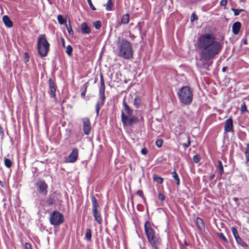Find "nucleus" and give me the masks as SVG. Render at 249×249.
<instances>
[{"mask_svg":"<svg viewBox=\"0 0 249 249\" xmlns=\"http://www.w3.org/2000/svg\"><path fill=\"white\" fill-rule=\"evenodd\" d=\"M231 231H232L233 235H236L238 233V231H237L236 229L234 227H232L231 228Z\"/></svg>","mask_w":249,"mask_h":249,"instance_id":"nucleus-49","label":"nucleus"},{"mask_svg":"<svg viewBox=\"0 0 249 249\" xmlns=\"http://www.w3.org/2000/svg\"><path fill=\"white\" fill-rule=\"evenodd\" d=\"M61 40L62 45L63 46V47L65 48V40H64V39L63 37H62L61 38Z\"/></svg>","mask_w":249,"mask_h":249,"instance_id":"nucleus-54","label":"nucleus"},{"mask_svg":"<svg viewBox=\"0 0 249 249\" xmlns=\"http://www.w3.org/2000/svg\"><path fill=\"white\" fill-rule=\"evenodd\" d=\"M63 214L57 211H54L50 215V222L52 225H59L63 223Z\"/></svg>","mask_w":249,"mask_h":249,"instance_id":"nucleus-8","label":"nucleus"},{"mask_svg":"<svg viewBox=\"0 0 249 249\" xmlns=\"http://www.w3.org/2000/svg\"><path fill=\"white\" fill-rule=\"evenodd\" d=\"M162 143L163 141L160 139L157 140L155 142V144L158 147H160L162 146Z\"/></svg>","mask_w":249,"mask_h":249,"instance_id":"nucleus-41","label":"nucleus"},{"mask_svg":"<svg viewBox=\"0 0 249 249\" xmlns=\"http://www.w3.org/2000/svg\"><path fill=\"white\" fill-rule=\"evenodd\" d=\"M0 185L2 187H3V184L2 182L0 180Z\"/></svg>","mask_w":249,"mask_h":249,"instance_id":"nucleus-62","label":"nucleus"},{"mask_svg":"<svg viewBox=\"0 0 249 249\" xmlns=\"http://www.w3.org/2000/svg\"><path fill=\"white\" fill-rule=\"evenodd\" d=\"M59 197L60 194L56 192H53V193H51L48 196L45 201V206L48 207H51L55 203Z\"/></svg>","mask_w":249,"mask_h":249,"instance_id":"nucleus-9","label":"nucleus"},{"mask_svg":"<svg viewBox=\"0 0 249 249\" xmlns=\"http://www.w3.org/2000/svg\"><path fill=\"white\" fill-rule=\"evenodd\" d=\"M153 179L156 182L161 184L163 182V179L161 177L157 175H154L153 176Z\"/></svg>","mask_w":249,"mask_h":249,"instance_id":"nucleus-22","label":"nucleus"},{"mask_svg":"<svg viewBox=\"0 0 249 249\" xmlns=\"http://www.w3.org/2000/svg\"><path fill=\"white\" fill-rule=\"evenodd\" d=\"M36 186L40 194L46 195L48 193V185L44 180H39L36 183Z\"/></svg>","mask_w":249,"mask_h":249,"instance_id":"nucleus-10","label":"nucleus"},{"mask_svg":"<svg viewBox=\"0 0 249 249\" xmlns=\"http://www.w3.org/2000/svg\"><path fill=\"white\" fill-rule=\"evenodd\" d=\"M236 241H237V239L238 238L240 239L241 237L239 236L238 233H237L236 235H233Z\"/></svg>","mask_w":249,"mask_h":249,"instance_id":"nucleus-56","label":"nucleus"},{"mask_svg":"<svg viewBox=\"0 0 249 249\" xmlns=\"http://www.w3.org/2000/svg\"><path fill=\"white\" fill-rule=\"evenodd\" d=\"M99 91H105V83H104V79H103V76L102 74H101V76H100V87Z\"/></svg>","mask_w":249,"mask_h":249,"instance_id":"nucleus-27","label":"nucleus"},{"mask_svg":"<svg viewBox=\"0 0 249 249\" xmlns=\"http://www.w3.org/2000/svg\"><path fill=\"white\" fill-rule=\"evenodd\" d=\"M137 114L138 115V117L133 116L132 115L127 116L124 112H122L121 117L124 124H126L127 123L132 124L140 123L143 119L142 112L140 111H138Z\"/></svg>","mask_w":249,"mask_h":249,"instance_id":"nucleus-6","label":"nucleus"},{"mask_svg":"<svg viewBox=\"0 0 249 249\" xmlns=\"http://www.w3.org/2000/svg\"><path fill=\"white\" fill-rule=\"evenodd\" d=\"M227 3V0H221L220 2V4L221 6H226Z\"/></svg>","mask_w":249,"mask_h":249,"instance_id":"nucleus-51","label":"nucleus"},{"mask_svg":"<svg viewBox=\"0 0 249 249\" xmlns=\"http://www.w3.org/2000/svg\"><path fill=\"white\" fill-rule=\"evenodd\" d=\"M136 193H137V194L138 195H139V196H140L141 197H142L143 199H144V197H143V193H142V192L141 190L137 191Z\"/></svg>","mask_w":249,"mask_h":249,"instance_id":"nucleus-53","label":"nucleus"},{"mask_svg":"<svg viewBox=\"0 0 249 249\" xmlns=\"http://www.w3.org/2000/svg\"><path fill=\"white\" fill-rule=\"evenodd\" d=\"M217 168L219 169L220 172V175H222L224 173L223 166L222 165V162L221 160H218L217 161Z\"/></svg>","mask_w":249,"mask_h":249,"instance_id":"nucleus-26","label":"nucleus"},{"mask_svg":"<svg viewBox=\"0 0 249 249\" xmlns=\"http://www.w3.org/2000/svg\"><path fill=\"white\" fill-rule=\"evenodd\" d=\"M129 15L128 14H126L123 16L121 19V22L124 24H127L129 21Z\"/></svg>","mask_w":249,"mask_h":249,"instance_id":"nucleus-20","label":"nucleus"},{"mask_svg":"<svg viewBox=\"0 0 249 249\" xmlns=\"http://www.w3.org/2000/svg\"><path fill=\"white\" fill-rule=\"evenodd\" d=\"M214 175H211V176H210V179H213V178H214Z\"/></svg>","mask_w":249,"mask_h":249,"instance_id":"nucleus-60","label":"nucleus"},{"mask_svg":"<svg viewBox=\"0 0 249 249\" xmlns=\"http://www.w3.org/2000/svg\"><path fill=\"white\" fill-rule=\"evenodd\" d=\"M199 50V60L204 67L208 68L213 64L212 59L217 55L222 49V44L217 40L211 33H205L200 36L197 40Z\"/></svg>","mask_w":249,"mask_h":249,"instance_id":"nucleus-1","label":"nucleus"},{"mask_svg":"<svg viewBox=\"0 0 249 249\" xmlns=\"http://www.w3.org/2000/svg\"><path fill=\"white\" fill-rule=\"evenodd\" d=\"M236 242L239 246H240L243 248H247L248 247L247 244L242 240L241 238L237 239Z\"/></svg>","mask_w":249,"mask_h":249,"instance_id":"nucleus-25","label":"nucleus"},{"mask_svg":"<svg viewBox=\"0 0 249 249\" xmlns=\"http://www.w3.org/2000/svg\"><path fill=\"white\" fill-rule=\"evenodd\" d=\"M5 166L7 168H10L12 166V162L9 159L5 158L4 159Z\"/></svg>","mask_w":249,"mask_h":249,"instance_id":"nucleus-32","label":"nucleus"},{"mask_svg":"<svg viewBox=\"0 0 249 249\" xmlns=\"http://www.w3.org/2000/svg\"><path fill=\"white\" fill-rule=\"evenodd\" d=\"M165 196L164 194H162L161 193H160L158 195V198L160 200L163 201L165 199Z\"/></svg>","mask_w":249,"mask_h":249,"instance_id":"nucleus-43","label":"nucleus"},{"mask_svg":"<svg viewBox=\"0 0 249 249\" xmlns=\"http://www.w3.org/2000/svg\"><path fill=\"white\" fill-rule=\"evenodd\" d=\"M81 30L84 34H89L91 32V28L86 22H83L81 25Z\"/></svg>","mask_w":249,"mask_h":249,"instance_id":"nucleus-15","label":"nucleus"},{"mask_svg":"<svg viewBox=\"0 0 249 249\" xmlns=\"http://www.w3.org/2000/svg\"><path fill=\"white\" fill-rule=\"evenodd\" d=\"M87 1L88 2L90 8L93 10H95L96 9L95 8V7L93 6V5L92 4L91 0H87Z\"/></svg>","mask_w":249,"mask_h":249,"instance_id":"nucleus-46","label":"nucleus"},{"mask_svg":"<svg viewBox=\"0 0 249 249\" xmlns=\"http://www.w3.org/2000/svg\"><path fill=\"white\" fill-rule=\"evenodd\" d=\"M92 213L94 219L99 224L102 223V217L101 214L100 209L97 201L94 196H91Z\"/></svg>","mask_w":249,"mask_h":249,"instance_id":"nucleus-7","label":"nucleus"},{"mask_svg":"<svg viewBox=\"0 0 249 249\" xmlns=\"http://www.w3.org/2000/svg\"><path fill=\"white\" fill-rule=\"evenodd\" d=\"M240 110L242 113H243L244 112L247 111V107L245 102H243L241 104Z\"/></svg>","mask_w":249,"mask_h":249,"instance_id":"nucleus-37","label":"nucleus"},{"mask_svg":"<svg viewBox=\"0 0 249 249\" xmlns=\"http://www.w3.org/2000/svg\"><path fill=\"white\" fill-rule=\"evenodd\" d=\"M3 128L1 127V125H0V133H3Z\"/></svg>","mask_w":249,"mask_h":249,"instance_id":"nucleus-57","label":"nucleus"},{"mask_svg":"<svg viewBox=\"0 0 249 249\" xmlns=\"http://www.w3.org/2000/svg\"><path fill=\"white\" fill-rule=\"evenodd\" d=\"M184 244H185V246H188V244L186 241H185V242H184Z\"/></svg>","mask_w":249,"mask_h":249,"instance_id":"nucleus-63","label":"nucleus"},{"mask_svg":"<svg viewBox=\"0 0 249 249\" xmlns=\"http://www.w3.org/2000/svg\"><path fill=\"white\" fill-rule=\"evenodd\" d=\"M172 177L174 178V179L176 181L177 185H179V183H180V180H179V177L178 176V175L177 174L176 171H173L172 173Z\"/></svg>","mask_w":249,"mask_h":249,"instance_id":"nucleus-23","label":"nucleus"},{"mask_svg":"<svg viewBox=\"0 0 249 249\" xmlns=\"http://www.w3.org/2000/svg\"><path fill=\"white\" fill-rule=\"evenodd\" d=\"M242 41L245 44H247V41L246 39H243Z\"/></svg>","mask_w":249,"mask_h":249,"instance_id":"nucleus-58","label":"nucleus"},{"mask_svg":"<svg viewBox=\"0 0 249 249\" xmlns=\"http://www.w3.org/2000/svg\"><path fill=\"white\" fill-rule=\"evenodd\" d=\"M83 130L85 134L89 135L91 130V125H83Z\"/></svg>","mask_w":249,"mask_h":249,"instance_id":"nucleus-29","label":"nucleus"},{"mask_svg":"<svg viewBox=\"0 0 249 249\" xmlns=\"http://www.w3.org/2000/svg\"><path fill=\"white\" fill-rule=\"evenodd\" d=\"M241 27V24L240 22H234L232 26V31L234 35H237Z\"/></svg>","mask_w":249,"mask_h":249,"instance_id":"nucleus-16","label":"nucleus"},{"mask_svg":"<svg viewBox=\"0 0 249 249\" xmlns=\"http://www.w3.org/2000/svg\"><path fill=\"white\" fill-rule=\"evenodd\" d=\"M87 84H85L84 85V89L81 94V96L83 98H85V97L86 93L87 92Z\"/></svg>","mask_w":249,"mask_h":249,"instance_id":"nucleus-40","label":"nucleus"},{"mask_svg":"<svg viewBox=\"0 0 249 249\" xmlns=\"http://www.w3.org/2000/svg\"><path fill=\"white\" fill-rule=\"evenodd\" d=\"M184 137L187 139V143H182V146H183L184 149L185 150H186L187 149V148H188L190 146L191 142H190V137L187 134H185L184 135Z\"/></svg>","mask_w":249,"mask_h":249,"instance_id":"nucleus-21","label":"nucleus"},{"mask_svg":"<svg viewBox=\"0 0 249 249\" xmlns=\"http://www.w3.org/2000/svg\"><path fill=\"white\" fill-rule=\"evenodd\" d=\"M177 95L179 102L183 105H189L192 102L193 97V91L189 87H182L178 91Z\"/></svg>","mask_w":249,"mask_h":249,"instance_id":"nucleus-4","label":"nucleus"},{"mask_svg":"<svg viewBox=\"0 0 249 249\" xmlns=\"http://www.w3.org/2000/svg\"><path fill=\"white\" fill-rule=\"evenodd\" d=\"M218 236L219 238H220L221 239L223 240L225 242H228V240L227 238L224 236V234L222 232H220L218 233Z\"/></svg>","mask_w":249,"mask_h":249,"instance_id":"nucleus-38","label":"nucleus"},{"mask_svg":"<svg viewBox=\"0 0 249 249\" xmlns=\"http://www.w3.org/2000/svg\"><path fill=\"white\" fill-rule=\"evenodd\" d=\"M25 249H32V247L30 244L28 243H26L25 245Z\"/></svg>","mask_w":249,"mask_h":249,"instance_id":"nucleus-52","label":"nucleus"},{"mask_svg":"<svg viewBox=\"0 0 249 249\" xmlns=\"http://www.w3.org/2000/svg\"><path fill=\"white\" fill-rule=\"evenodd\" d=\"M86 238L88 240H90L91 238V232L89 229H86Z\"/></svg>","mask_w":249,"mask_h":249,"instance_id":"nucleus-33","label":"nucleus"},{"mask_svg":"<svg viewBox=\"0 0 249 249\" xmlns=\"http://www.w3.org/2000/svg\"><path fill=\"white\" fill-rule=\"evenodd\" d=\"M173 132L177 137L179 136L180 135L185 134L184 129L183 128L182 125H176L173 129Z\"/></svg>","mask_w":249,"mask_h":249,"instance_id":"nucleus-14","label":"nucleus"},{"mask_svg":"<svg viewBox=\"0 0 249 249\" xmlns=\"http://www.w3.org/2000/svg\"><path fill=\"white\" fill-rule=\"evenodd\" d=\"M225 124H232V120L231 118L228 119L226 121Z\"/></svg>","mask_w":249,"mask_h":249,"instance_id":"nucleus-47","label":"nucleus"},{"mask_svg":"<svg viewBox=\"0 0 249 249\" xmlns=\"http://www.w3.org/2000/svg\"><path fill=\"white\" fill-rule=\"evenodd\" d=\"M93 26L96 28V29H99L101 27V22L100 21L98 20L95 22H94L93 23Z\"/></svg>","mask_w":249,"mask_h":249,"instance_id":"nucleus-35","label":"nucleus"},{"mask_svg":"<svg viewBox=\"0 0 249 249\" xmlns=\"http://www.w3.org/2000/svg\"><path fill=\"white\" fill-rule=\"evenodd\" d=\"M105 91H99V99L100 101H98L96 105V111L97 114L100 109V106L103 105L105 102Z\"/></svg>","mask_w":249,"mask_h":249,"instance_id":"nucleus-12","label":"nucleus"},{"mask_svg":"<svg viewBox=\"0 0 249 249\" xmlns=\"http://www.w3.org/2000/svg\"><path fill=\"white\" fill-rule=\"evenodd\" d=\"M57 20L59 23L61 25H62L65 23V19H64L63 16L61 15H58Z\"/></svg>","mask_w":249,"mask_h":249,"instance_id":"nucleus-34","label":"nucleus"},{"mask_svg":"<svg viewBox=\"0 0 249 249\" xmlns=\"http://www.w3.org/2000/svg\"><path fill=\"white\" fill-rule=\"evenodd\" d=\"M37 49L39 54L41 57H45L47 55L50 50V44L47 41L45 34L39 35L37 39Z\"/></svg>","mask_w":249,"mask_h":249,"instance_id":"nucleus-5","label":"nucleus"},{"mask_svg":"<svg viewBox=\"0 0 249 249\" xmlns=\"http://www.w3.org/2000/svg\"><path fill=\"white\" fill-rule=\"evenodd\" d=\"M124 110L127 116H131L133 114V110L129 107V106L125 102L124 99L123 102Z\"/></svg>","mask_w":249,"mask_h":249,"instance_id":"nucleus-17","label":"nucleus"},{"mask_svg":"<svg viewBox=\"0 0 249 249\" xmlns=\"http://www.w3.org/2000/svg\"><path fill=\"white\" fill-rule=\"evenodd\" d=\"M231 10L234 12V15L235 16L239 15L240 12L244 11L243 9H237L233 8H231Z\"/></svg>","mask_w":249,"mask_h":249,"instance_id":"nucleus-36","label":"nucleus"},{"mask_svg":"<svg viewBox=\"0 0 249 249\" xmlns=\"http://www.w3.org/2000/svg\"><path fill=\"white\" fill-rule=\"evenodd\" d=\"M2 21L6 27L8 28H11L12 27L13 22L7 16L5 15L3 16Z\"/></svg>","mask_w":249,"mask_h":249,"instance_id":"nucleus-18","label":"nucleus"},{"mask_svg":"<svg viewBox=\"0 0 249 249\" xmlns=\"http://www.w3.org/2000/svg\"><path fill=\"white\" fill-rule=\"evenodd\" d=\"M193 159L194 162L196 163L199 162L200 160V156L198 155H194Z\"/></svg>","mask_w":249,"mask_h":249,"instance_id":"nucleus-42","label":"nucleus"},{"mask_svg":"<svg viewBox=\"0 0 249 249\" xmlns=\"http://www.w3.org/2000/svg\"><path fill=\"white\" fill-rule=\"evenodd\" d=\"M83 124H89V120L87 118H83Z\"/></svg>","mask_w":249,"mask_h":249,"instance_id":"nucleus-45","label":"nucleus"},{"mask_svg":"<svg viewBox=\"0 0 249 249\" xmlns=\"http://www.w3.org/2000/svg\"><path fill=\"white\" fill-rule=\"evenodd\" d=\"M197 18V16L194 14L193 13L190 17V19L191 21H193L194 20L196 19Z\"/></svg>","mask_w":249,"mask_h":249,"instance_id":"nucleus-48","label":"nucleus"},{"mask_svg":"<svg viewBox=\"0 0 249 249\" xmlns=\"http://www.w3.org/2000/svg\"><path fill=\"white\" fill-rule=\"evenodd\" d=\"M134 106L137 108H139L142 104V100L139 96H136L134 100Z\"/></svg>","mask_w":249,"mask_h":249,"instance_id":"nucleus-19","label":"nucleus"},{"mask_svg":"<svg viewBox=\"0 0 249 249\" xmlns=\"http://www.w3.org/2000/svg\"><path fill=\"white\" fill-rule=\"evenodd\" d=\"M113 6V2L111 0H108L106 4V9L107 11H111Z\"/></svg>","mask_w":249,"mask_h":249,"instance_id":"nucleus-28","label":"nucleus"},{"mask_svg":"<svg viewBox=\"0 0 249 249\" xmlns=\"http://www.w3.org/2000/svg\"><path fill=\"white\" fill-rule=\"evenodd\" d=\"M78 156V150L77 148L72 149L71 153L68 157L66 159L65 161L67 163H73L77 159Z\"/></svg>","mask_w":249,"mask_h":249,"instance_id":"nucleus-11","label":"nucleus"},{"mask_svg":"<svg viewBox=\"0 0 249 249\" xmlns=\"http://www.w3.org/2000/svg\"><path fill=\"white\" fill-rule=\"evenodd\" d=\"M147 152H148L147 149L146 148H143L141 150V153L142 155H146V154H147Z\"/></svg>","mask_w":249,"mask_h":249,"instance_id":"nucleus-50","label":"nucleus"},{"mask_svg":"<svg viewBox=\"0 0 249 249\" xmlns=\"http://www.w3.org/2000/svg\"><path fill=\"white\" fill-rule=\"evenodd\" d=\"M144 231L152 249H158L160 244V239L156 234L155 231L151 228L150 223L148 221L144 223Z\"/></svg>","mask_w":249,"mask_h":249,"instance_id":"nucleus-3","label":"nucleus"},{"mask_svg":"<svg viewBox=\"0 0 249 249\" xmlns=\"http://www.w3.org/2000/svg\"><path fill=\"white\" fill-rule=\"evenodd\" d=\"M245 155L246 158L249 159V143L247 144L246 150L245 151Z\"/></svg>","mask_w":249,"mask_h":249,"instance_id":"nucleus-39","label":"nucleus"},{"mask_svg":"<svg viewBox=\"0 0 249 249\" xmlns=\"http://www.w3.org/2000/svg\"><path fill=\"white\" fill-rule=\"evenodd\" d=\"M196 222L199 228H202L204 227L203 221L201 218L197 217Z\"/></svg>","mask_w":249,"mask_h":249,"instance_id":"nucleus-24","label":"nucleus"},{"mask_svg":"<svg viewBox=\"0 0 249 249\" xmlns=\"http://www.w3.org/2000/svg\"><path fill=\"white\" fill-rule=\"evenodd\" d=\"M234 200L236 201L237 199V198L235 197V198H234Z\"/></svg>","mask_w":249,"mask_h":249,"instance_id":"nucleus-64","label":"nucleus"},{"mask_svg":"<svg viewBox=\"0 0 249 249\" xmlns=\"http://www.w3.org/2000/svg\"><path fill=\"white\" fill-rule=\"evenodd\" d=\"M72 48L71 45H68L66 47V53L68 56H71L72 55Z\"/></svg>","mask_w":249,"mask_h":249,"instance_id":"nucleus-31","label":"nucleus"},{"mask_svg":"<svg viewBox=\"0 0 249 249\" xmlns=\"http://www.w3.org/2000/svg\"><path fill=\"white\" fill-rule=\"evenodd\" d=\"M249 162V159L246 158V163H248Z\"/></svg>","mask_w":249,"mask_h":249,"instance_id":"nucleus-61","label":"nucleus"},{"mask_svg":"<svg viewBox=\"0 0 249 249\" xmlns=\"http://www.w3.org/2000/svg\"><path fill=\"white\" fill-rule=\"evenodd\" d=\"M66 27L67 29V31L69 34H71V32H72V28L71 25L70 21H69V24H66Z\"/></svg>","mask_w":249,"mask_h":249,"instance_id":"nucleus-44","label":"nucleus"},{"mask_svg":"<svg viewBox=\"0 0 249 249\" xmlns=\"http://www.w3.org/2000/svg\"><path fill=\"white\" fill-rule=\"evenodd\" d=\"M225 132H231L233 134V125H225Z\"/></svg>","mask_w":249,"mask_h":249,"instance_id":"nucleus-30","label":"nucleus"},{"mask_svg":"<svg viewBox=\"0 0 249 249\" xmlns=\"http://www.w3.org/2000/svg\"><path fill=\"white\" fill-rule=\"evenodd\" d=\"M49 89L48 93L51 98H55L56 96V88L54 83L52 81L50 78L49 80Z\"/></svg>","mask_w":249,"mask_h":249,"instance_id":"nucleus-13","label":"nucleus"},{"mask_svg":"<svg viewBox=\"0 0 249 249\" xmlns=\"http://www.w3.org/2000/svg\"><path fill=\"white\" fill-rule=\"evenodd\" d=\"M236 241H237V239L238 238L240 239L241 237L239 236L238 233H237L236 235H233Z\"/></svg>","mask_w":249,"mask_h":249,"instance_id":"nucleus-55","label":"nucleus"},{"mask_svg":"<svg viewBox=\"0 0 249 249\" xmlns=\"http://www.w3.org/2000/svg\"><path fill=\"white\" fill-rule=\"evenodd\" d=\"M227 67H223L222 69V71L224 72L226 71Z\"/></svg>","mask_w":249,"mask_h":249,"instance_id":"nucleus-59","label":"nucleus"},{"mask_svg":"<svg viewBox=\"0 0 249 249\" xmlns=\"http://www.w3.org/2000/svg\"><path fill=\"white\" fill-rule=\"evenodd\" d=\"M117 54L125 59L133 57V51L131 43L126 39L118 38L117 41Z\"/></svg>","mask_w":249,"mask_h":249,"instance_id":"nucleus-2","label":"nucleus"}]
</instances>
